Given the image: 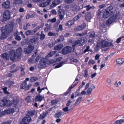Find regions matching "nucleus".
<instances>
[{"instance_id":"f257e3e1","label":"nucleus","mask_w":124,"mask_h":124,"mask_svg":"<svg viewBox=\"0 0 124 124\" xmlns=\"http://www.w3.org/2000/svg\"><path fill=\"white\" fill-rule=\"evenodd\" d=\"M111 15H112V16L107 21V22L108 24L111 23L113 22H116L120 19V14L119 11L114 10L112 7L109 6L106 9L104 12L103 17L104 18H107Z\"/></svg>"},{"instance_id":"f03ea898","label":"nucleus","mask_w":124,"mask_h":124,"mask_svg":"<svg viewBox=\"0 0 124 124\" xmlns=\"http://www.w3.org/2000/svg\"><path fill=\"white\" fill-rule=\"evenodd\" d=\"M22 50L21 48H19L16 50V53L15 50H11L8 54L4 53L1 57L7 60L10 58L13 61H14L16 60H19L21 58V55Z\"/></svg>"},{"instance_id":"7ed1b4c3","label":"nucleus","mask_w":124,"mask_h":124,"mask_svg":"<svg viewBox=\"0 0 124 124\" xmlns=\"http://www.w3.org/2000/svg\"><path fill=\"white\" fill-rule=\"evenodd\" d=\"M19 102L17 100V98L16 97L10 99L9 100H7V98L5 97L3 98V100L2 101V103L3 104H1L0 103V106H3L4 105L10 106L12 105V106L16 107L20 105L19 104Z\"/></svg>"},{"instance_id":"20e7f679","label":"nucleus","mask_w":124,"mask_h":124,"mask_svg":"<svg viewBox=\"0 0 124 124\" xmlns=\"http://www.w3.org/2000/svg\"><path fill=\"white\" fill-rule=\"evenodd\" d=\"M14 25L13 23H12L1 28L0 30L2 32L0 38L1 39H4L8 37L9 33L12 31Z\"/></svg>"},{"instance_id":"39448f33","label":"nucleus","mask_w":124,"mask_h":124,"mask_svg":"<svg viewBox=\"0 0 124 124\" xmlns=\"http://www.w3.org/2000/svg\"><path fill=\"white\" fill-rule=\"evenodd\" d=\"M111 45L110 43L108 42V39L105 40L100 39L98 40L97 44L95 48L96 51H98L100 48H104L110 46Z\"/></svg>"},{"instance_id":"423d86ee","label":"nucleus","mask_w":124,"mask_h":124,"mask_svg":"<svg viewBox=\"0 0 124 124\" xmlns=\"http://www.w3.org/2000/svg\"><path fill=\"white\" fill-rule=\"evenodd\" d=\"M87 39L86 37H83L78 39L77 41H76L73 44V46H75L76 45H78L79 46H81L84 44L86 42Z\"/></svg>"},{"instance_id":"0eeeda50","label":"nucleus","mask_w":124,"mask_h":124,"mask_svg":"<svg viewBox=\"0 0 124 124\" xmlns=\"http://www.w3.org/2000/svg\"><path fill=\"white\" fill-rule=\"evenodd\" d=\"M10 12L8 10H6L3 13V17L1 21L2 22L6 21L10 19Z\"/></svg>"},{"instance_id":"6e6552de","label":"nucleus","mask_w":124,"mask_h":124,"mask_svg":"<svg viewBox=\"0 0 124 124\" xmlns=\"http://www.w3.org/2000/svg\"><path fill=\"white\" fill-rule=\"evenodd\" d=\"M31 120L30 116H27L23 119L21 124H29Z\"/></svg>"},{"instance_id":"1a4fd4ad","label":"nucleus","mask_w":124,"mask_h":124,"mask_svg":"<svg viewBox=\"0 0 124 124\" xmlns=\"http://www.w3.org/2000/svg\"><path fill=\"white\" fill-rule=\"evenodd\" d=\"M72 48L71 47L67 46L64 48L62 50V54H66L71 52Z\"/></svg>"},{"instance_id":"9d476101","label":"nucleus","mask_w":124,"mask_h":124,"mask_svg":"<svg viewBox=\"0 0 124 124\" xmlns=\"http://www.w3.org/2000/svg\"><path fill=\"white\" fill-rule=\"evenodd\" d=\"M34 48V45L30 44L28 45L27 48H25V51L27 53L29 54L33 51Z\"/></svg>"},{"instance_id":"9b49d317","label":"nucleus","mask_w":124,"mask_h":124,"mask_svg":"<svg viewBox=\"0 0 124 124\" xmlns=\"http://www.w3.org/2000/svg\"><path fill=\"white\" fill-rule=\"evenodd\" d=\"M46 61L45 58H42L40 61L39 66H40L41 68H44L45 67L46 64Z\"/></svg>"},{"instance_id":"f8f14e48","label":"nucleus","mask_w":124,"mask_h":124,"mask_svg":"<svg viewBox=\"0 0 124 124\" xmlns=\"http://www.w3.org/2000/svg\"><path fill=\"white\" fill-rule=\"evenodd\" d=\"M62 0H54L52 4L50 5V8H52L55 7L59 4L62 1Z\"/></svg>"},{"instance_id":"ddd939ff","label":"nucleus","mask_w":124,"mask_h":124,"mask_svg":"<svg viewBox=\"0 0 124 124\" xmlns=\"http://www.w3.org/2000/svg\"><path fill=\"white\" fill-rule=\"evenodd\" d=\"M52 0H47L46 1L40 4L39 6L40 7H45L50 4Z\"/></svg>"},{"instance_id":"4468645a","label":"nucleus","mask_w":124,"mask_h":124,"mask_svg":"<svg viewBox=\"0 0 124 124\" xmlns=\"http://www.w3.org/2000/svg\"><path fill=\"white\" fill-rule=\"evenodd\" d=\"M58 14L59 15V18L61 20H62L64 15V13L61 9H60L58 11Z\"/></svg>"},{"instance_id":"2eb2a0df","label":"nucleus","mask_w":124,"mask_h":124,"mask_svg":"<svg viewBox=\"0 0 124 124\" xmlns=\"http://www.w3.org/2000/svg\"><path fill=\"white\" fill-rule=\"evenodd\" d=\"M95 86L94 85H91L90 87L88 88L86 91L87 94L89 95L91 94L92 92L95 89Z\"/></svg>"},{"instance_id":"dca6fc26","label":"nucleus","mask_w":124,"mask_h":124,"mask_svg":"<svg viewBox=\"0 0 124 124\" xmlns=\"http://www.w3.org/2000/svg\"><path fill=\"white\" fill-rule=\"evenodd\" d=\"M10 6V3L8 1H7L3 3L2 4V6L3 8H8Z\"/></svg>"},{"instance_id":"f3484780","label":"nucleus","mask_w":124,"mask_h":124,"mask_svg":"<svg viewBox=\"0 0 124 124\" xmlns=\"http://www.w3.org/2000/svg\"><path fill=\"white\" fill-rule=\"evenodd\" d=\"M44 97V96L40 95L39 93V95L36 96L35 101H41Z\"/></svg>"},{"instance_id":"a211bd4d","label":"nucleus","mask_w":124,"mask_h":124,"mask_svg":"<svg viewBox=\"0 0 124 124\" xmlns=\"http://www.w3.org/2000/svg\"><path fill=\"white\" fill-rule=\"evenodd\" d=\"M74 23V22L73 21H69L65 24V25L68 27L70 28L71 27V26Z\"/></svg>"},{"instance_id":"6ab92c4d","label":"nucleus","mask_w":124,"mask_h":124,"mask_svg":"<svg viewBox=\"0 0 124 124\" xmlns=\"http://www.w3.org/2000/svg\"><path fill=\"white\" fill-rule=\"evenodd\" d=\"M72 109V108H70L69 107L66 106L65 108H63L62 110L65 112H69L71 111Z\"/></svg>"},{"instance_id":"aec40b11","label":"nucleus","mask_w":124,"mask_h":124,"mask_svg":"<svg viewBox=\"0 0 124 124\" xmlns=\"http://www.w3.org/2000/svg\"><path fill=\"white\" fill-rule=\"evenodd\" d=\"M116 62L119 64H122L124 63V58L118 59L116 60Z\"/></svg>"},{"instance_id":"412c9836","label":"nucleus","mask_w":124,"mask_h":124,"mask_svg":"<svg viewBox=\"0 0 124 124\" xmlns=\"http://www.w3.org/2000/svg\"><path fill=\"white\" fill-rule=\"evenodd\" d=\"M63 115V114L62 111H60L56 113L55 114V117L56 118H59L61 117Z\"/></svg>"},{"instance_id":"4be33fe9","label":"nucleus","mask_w":124,"mask_h":124,"mask_svg":"<svg viewBox=\"0 0 124 124\" xmlns=\"http://www.w3.org/2000/svg\"><path fill=\"white\" fill-rule=\"evenodd\" d=\"M63 47V45L62 44H59L56 45L54 47L55 50H59L61 49Z\"/></svg>"},{"instance_id":"5701e85b","label":"nucleus","mask_w":124,"mask_h":124,"mask_svg":"<svg viewBox=\"0 0 124 124\" xmlns=\"http://www.w3.org/2000/svg\"><path fill=\"white\" fill-rule=\"evenodd\" d=\"M83 100V99L81 97H79L75 103L76 105H77L79 104L80 102Z\"/></svg>"},{"instance_id":"b1692460","label":"nucleus","mask_w":124,"mask_h":124,"mask_svg":"<svg viewBox=\"0 0 124 124\" xmlns=\"http://www.w3.org/2000/svg\"><path fill=\"white\" fill-rule=\"evenodd\" d=\"M56 52L55 51H54L50 52L49 54H48L45 57L47 59L48 58L51 57Z\"/></svg>"},{"instance_id":"393cba45","label":"nucleus","mask_w":124,"mask_h":124,"mask_svg":"<svg viewBox=\"0 0 124 124\" xmlns=\"http://www.w3.org/2000/svg\"><path fill=\"white\" fill-rule=\"evenodd\" d=\"M33 30H28L26 32V34L27 36L29 35H32L34 34Z\"/></svg>"},{"instance_id":"a878e982","label":"nucleus","mask_w":124,"mask_h":124,"mask_svg":"<svg viewBox=\"0 0 124 124\" xmlns=\"http://www.w3.org/2000/svg\"><path fill=\"white\" fill-rule=\"evenodd\" d=\"M43 26L44 24H42L37 26L34 30H33L34 33L38 31L40 28L43 27Z\"/></svg>"},{"instance_id":"bb28decb","label":"nucleus","mask_w":124,"mask_h":124,"mask_svg":"<svg viewBox=\"0 0 124 124\" xmlns=\"http://www.w3.org/2000/svg\"><path fill=\"white\" fill-rule=\"evenodd\" d=\"M18 35H19V33L18 32H16L14 34V35L16 36L15 39H16L20 41L21 40V38L20 36Z\"/></svg>"},{"instance_id":"cd10ccee","label":"nucleus","mask_w":124,"mask_h":124,"mask_svg":"<svg viewBox=\"0 0 124 124\" xmlns=\"http://www.w3.org/2000/svg\"><path fill=\"white\" fill-rule=\"evenodd\" d=\"M7 114H10L13 113L14 111V109L13 108H9L7 110H6Z\"/></svg>"},{"instance_id":"c85d7f7f","label":"nucleus","mask_w":124,"mask_h":124,"mask_svg":"<svg viewBox=\"0 0 124 124\" xmlns=\"http://www.w3.org/2000/svg\"><path fill=\"white\" fill-rule=\"evenodd\" d=\"M91 15L90 13L88 12L86 15L85 19L86 20H88L91 18Z\"/></svg>"},{"instance_id":"c756f323","label":"nucleus","mask_w":124,"mask_h":124,"mask_svg":"<svg viewBox=\"0 0 124 124\" xmlns=\"http://www.w3.org/2000/svg\"><path fill=\"white\" fill-rule=\"evenodd\" d=\"M27 85V84L26 82H24L21 85V88L22 89H24L25 88Z\"/></svg>"},{"instance_id":"7c9ffc66","label":"nucleus","mask_w":124,"mask_h":124,"mask_svg":"<svg viewBox=\"0 0 124 124\" xmlns=\"http://www.w3.org/2000/svg\"><path fill=\"white\" fill-rule=\"evenodd\" d=\"M47 114V113L46 112H43L42 114H41L40 115V117L41 118H43L46 116Z\"/></svg>"},{"instance_id":"2f4dec72","label":"nucleus","mask_w":124,"mask_h":124,"mask_svg":"<svg viewBox=\"0 0 124 124\" xmlns=\"http://www.w3.org/2000/svg\"><path fill=\"white\" fill-rule=\"evenodd\" d=\"M124 122V119H120L116 121L115 122V124H121Z\"/></svg>"},{"instance_id":"473e14b6","label":"nucleus","mask_w":124,"mask_h":124,"mask_svg":"<svg viewBox=\"0 0 124 124\" xmlns=\"http://www.w3.org/2000/svg\"><path fill=\"white\" fill-rule=\"evenodd\" d=\"M82 16V15L81 14H79L78 15L74 18V20L75 21H76L80 18Z\"/></svg>"},{"instance_id":"72a5a7b5","label":"nucleus","mask_w":124,"mask_h":124,"mask_svg":"<svg viewBox=\"0 0 124 124\" xmlns=\"http://www.w3.org/2000/svg\"><path fill=\"white\" fill-rule=\"evenodd\" d=\"M82 30L81 26H77L75 27L74 30L75 31H79Z\"/></svg>"},{"instance_id":"f704fd0d","label":"nucleus","mask_w":124,"mask_h":124,"mask_svg":"<svg viewBox=\"0 0 124 124\" xmlns=\"http://www.w3.org/2000/svg\"><path fill=\"white\" fill-rule=\"evenodd\" d=\"M56 21V19L55 18H54L52 19H49L47 21L48 23L51 22L52 23H54Z\"/></svg>"},{"instance_id":"c9c22d12","label":"nucleus","mask_w":124,"mask_h":124,"mask_svg":"<svg viewBox=\"0 0 124 124\" xmlns=\"http://www.w3.org/2000/svg\"><path fill=\"white\" fill-rule=\"evenodd\" d=\"M85 84V83L84 82H82V84L80 85L78 87V88L77 90V92L78 91H79L80 89L81 88L83 87V86Z\"/></svg>"},{"instance_id":"e433bc0d","label":"nucleus","mask_w":124,"mask_h":124,"mask_svg":"<svg viewBox=\"0 0 124 124\" xmlns=\"http://www.w3.org/2000/svg\"><path fill=\"white\" fill-rule=\"evenodd\" d=\"M87 31L86 30L85 31L84 33H83L82 34L77 33L76 34L77 36H81L85 35L87 33Z\"/></svg>"},{"instance_id":"4c0bfd02","label":"nucleus","mask_w":124,"mask_h":124,"mask_svg":"<svg viewBox=\"0 0 124 124\" xmlns=\"http://www.w3.org/2000/svg\"><path fill=\"white\" fill-rule=\"evenodd\" d=\"M38 79L37 78L34 77H32L31 78L30 80L31 82H33L37 80Z\"/></svg>"},{"instance_id":"58836bf2","label":"nucleus","mask_w":124,"mask_h":124,"mask_svg":"<svg viewBox=\"0 0 124 124\" xmlns=\"http://www.w3.org/2000/svg\"><path fill=\"white\" fill-rule=\"evenodd\" d=\"M34 114V111H29L27 113L28 116H33Z\"/></svg>"},{"instance_id":"ea45409f","label":"nucleus","mask_w":124,"mask_h":124,"mask_svg":"<svg viewBox=\"0 0 124 124\" xmlns=\"http://www.w3.org/2000/svg\"><path fill=\"white\" fill-rule=\"evenodd\" d=\"M63 63V62H61L56 65L55 67V68H58L61 67L62 65V64Z\"/></svg>"},{"instance_id":"a19ab883","label":"nucleus","mask_w":124,"mask_h":124,"mask_svg":"<svg viewBox=\"0 0 124 124\" xmlns=\"http://www.w3.org/2000/svg\"><path fill=\"white\" fill-rule=\"evenodd\" d=\"M31 96H27L25 99L26 101L27 102H30L31 101Z\"/></svg>"},{"instance_id":"79ce46f5","label":"nucleus","mask_w":124,"mask_h":124,"mask_svg":"<svg viewBox=\"0 0 124 124\" xmlns=\"http://www.w3.org/2000/svg\"><path fill=\"white\" fill-rule=\"evenodd\" d=\"M95 63V61L93 60H89L88 64L90 65H93Z\"/></svg>"},{"instance_id":"37998d69","label":"nucleus","mask_w":124,"mask_h":124,"mask_svg":"<svg viewBox=\"0 0 124 124\" xmlns=\"http://www.w3.org/2000/svg\"><path fill=\"white\" fill-rule=\"evenodd\" d=\"M15 3L16 4H20L22 3V0H14Z\"/></svg>"},{"instance_id":"c03bdc74","label":"nucleus","mask_w":124,"mask_h":124,"mask_svg":"<svg viewBox=\"0 0 124 124\" xmlns=\"http://www.w3.org/2000/svg\"><path fill=\"white\" fill-rule=\"evenodd\" d=\"M84 8H86V10L87 11H88L92 7L90 6L89 5H86V6H84Z\"/></svg>"},{"instance_id":"a18cd8bd","label":"nucleus","mask_w":124,"mask_h":124,"mask_svg":"<svg viewBox=\"0 0 124 124\" xmlns=\"http://www.w3.org/2000/svg\"><path fill=\"white\" fill-rule=\"evenodd\" d=\"M64 39V38L63 36L61 35L60 36L59 38L57 39V40L59 42L61 41H63Z\"/></svg>"},{"instance_id":"49530a36","label":"nucleus","mask_w":124,"mask_h":124,"mask_svg":"<svg viewBox=\"0 0 124 124\" xmlns=\"http://www.w3.org/2000/svg\"><path fill=\"white\" fill-rule=\"evenodd\" d=\"M6 114H7L6 110L4 111H3L1 112H0V116H3Z\"/></svg>"},{"instance_id":"de8ad7c7","label":"nucleus","mask_w":124,"mask_h":124,"mask_svg":"<svg viewBox=\"0 0 124 124\" xmlns=\"http://www.w3.org/2000/svg\"><path fill=\"white\" fill-rule=\"evenodd\" d=\"M7 87H5L4 88H3L2 89L4 92V93L6 94H9V93L7 91Z\"/></svg>"},{"instance_id":"09e8293b","label":"nucleus","mask_w":124,"mask_h":124,"mask_svg":"<svg viewBox=\"0 0 124 124\" xmlns=\"http://www.w3.org/2000/svg\"><path fill=\"white\" fill-rule=\"evenodd\" d=\"M74 0H65V3H72Z\"/></svg>"},{"instance_id":"8fccbe9b","label":"nucleus","mask_w":124,"mask_h":124,"mask_svg":"<svg viewBox=\"0 0 124 124\" xmlns=\"http://www.w3.org/2000/svg\"><path fill=\"white\" fill-rule=\"evenodd\" d=\"M46 88H43L42 89H41L39 86L37 88V91L39 92V93H40L41 92L42 90H44Z\"/></svg>"},{"instance_id":"3c124183","label":"nucleus","mask_w":124,"mask_h":124,"mask_svg":"<svg viewBox=\"0 0 124 124\" xmlns=\"http://www.w3.org/2000/svg\"><path fill=\"white\" fill-rule=\"evenodd\" d=\"M55 34L54 32H50L48 33V35L49 36H54L55 35Z\"/></svg>"},{"instance_id":"603ef678","label":"nucleus","mask_w":124,"mask_h":124,"mask_svg":"<svg viewBox=\"0 0 124 124\" xmlns=\"http://www.w3.org/2000/svg\"><path fill=\"white\" fill-rule=\"evenodd\" d=\"M107 82L109 84H112L111 78H107Z\"/></svg>"},{"instance_id":"864d4df0","label":"nucleus","mask_w":124,"mask_h":124,"mask_svg":"<svg viewBox=\"0 0 124 124\" xmlns=\"http://www.w3.org/2000/svg\"><path fill=\"white\" fill-rule=\"evenodd\" d=\"M72 102V101L71 100H69L68 101L67 104H66V106H67L69 107H70V105L71 104Z\"/></svg>"},{"instance_id":"5fc2aeb1","label":"nucleus","mask_w":124,"mask_h":124,"mask_svg":"<svg viewBox=\"0 0 124 124\" xmlns=\"http://www.w3.org/2000/svg\"><path fill=\"white\" fill-rule=\"evenodd\" d=\"M14 83V82L13 81L9 80L7 82V84L9 85H12Z\"/></svg>"},{"instance_id":"6e6d98bb","label":"nucleus","mask_w":124,"mask_h":124,"mask_svg":"<svg viewBox=\"0 0 124 124\" xmlns=\"http://www.w3.org/2000/svg\"><path fill=\"white\" fill-rule=\"evenodd\" d=\"M63 29L62 26L61 24H60L59 25V28L58 29L57 31H62Z\"/></svg>"},{"instance_id":"4d7b16f0","label":"nucleus","mask_w":124,"mask_h":124,"mask_svg":"<svg viewBox=\"0 0 124 124\" xmlns=\"http://www.w3.org/2000/svg\"><path fill=\"white\" fill-rule=\"evenodd\" d=\"M41 58V56L40 55H39L36 58L35 61V62H37Z\"/></svg>"},{"instance_id":"13d9d810","label":"nucleus","mask_w":124,"mask_h":124,"mask_svg":"<svg viewBox=\"0 0 124 124\" xmlns=\"http://www.w3.org/2000/svg\"><path fill=\"white\" fill-rule=\"evenodd\" d=\"M11 123L12 121L11 120H9L7 122H4L2 124H10Z\"/></svg>"},{"instance_id":"bf43d9fd","label":"nucleus","mask_w":124,"mask_h":124,"mask_svg":"<svg viewBox=\"0 0 124 124\" xmlns=\"http://www.w3.org/2000/svg\"><path fill=\"white\" fill-rule=\"evenodd\" d=\"M89 48L90 46H87L86 49H85L84 51V53H85L86 52L88 51H89Z\"/></svg>"},{"instance_id":"052dcab7","label":"nucleus","mask_w":124,"mask_h":124,"mask_svg":"<svg viewBox=\"0 0 124 124\" xmlns=\"http://www.w3.org/2000/svg\"><path fill=\"white\" fill-rule=\"evenodd\" d=\"M30 41L32 43L35 44L36 43V40L35 38H33L32 39H31Z\"/></svg>"},{"instance_id":"680f3d73","label":"nucleus","mask_w":124,"mask_h":124,"mask_svg":"<svg viewBox=\"0 0 124 124\" xmlns=\"http://www.w3.org/2000/svg\"><path fill=\"white\" fill-rule=\"evenodd\" d=\"M62 59V57H60L57 58L55 59L54 60V61L56 62H58L60 61Z\"/></svg>"},{"instance_id":"e2e57ef3","label":"nucleus","mask_w":124,"mask_h":124,"mask_svg":"<svg viewBox=\"0 0 124 124\" xmlns=\"http://www.w3.org/2000/svg\"><path fill=\"white\" fill-rule=\"evenodd\" d=\"M45 37V36L44 34H41L40 35V39L41 40H42Z\"/></svg>"},{"instance_id":"0e129e2a","label":"nucleus","mask_w":124,"mask_h":124,"mask_svg":"<svg viewBox=\"0 0 124 124\" xmlns=\"http://www.w3.org/2000/svg\"><path fill=\"white\" fill-rule=\"evenodd\" d=\"M95 35V34L94 32H93L92 33H91L90 36V38H93L94 37Z\"/></svg>"},{"instance_id":"69168bd1","label":"nucleus","mask_w":124,"mask_h":124,"mask_svg":"<svg viewBox=\"0 0 124 124\" xmlns=\"http://www.w3.org/2000/svg\"><path fill=\"white\" fill-rule=\"evenodd\" d=\"M101 15V11H99L97 14L98 18H99Z\"/></svg>"},{"instance_id":"338daca9","label":"nucleus","mask_w":124,"mask_h":124,"mask_svg":"<svg viewBox=\"0 0 124 124\" xmlns=\"http://www.w3.org/2000/svg\"><path fill=\"white\" fill-rule=\"evenodd\" d=\"M88 75V73L87 71L86 70H85V74L84 75V76L85 78H86L87 77Z\"/></svg>"},{"instance_id":"774afa93","label":"nucleus","mask_w":124,"mask_h":124,"mask_svg":"<svg viewBox=\"0 0 124 124\" xmlns=\"http://www.w3.org/2000/svg\"><path fill=\"white\" fill-rule=\"evenodd\" d=\"M31 86L32 85L31 84H30L28 85L27 87L25 89V90L26 91L28 90L30 88Z\"/></svg>"}]
</instances>
